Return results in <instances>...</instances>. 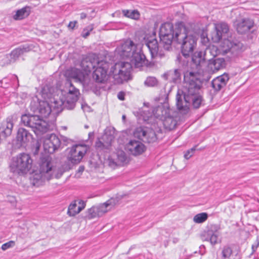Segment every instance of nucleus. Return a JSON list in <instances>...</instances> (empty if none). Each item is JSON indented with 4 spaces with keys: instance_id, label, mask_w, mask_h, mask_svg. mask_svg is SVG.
Returning <instances> with one entry per match:
<instances>
[{
    "instance_id": "f257e3e1",
    "label": "nucleus",
    "mask_w": 259,
    "mask_h": 259,
    "mask_svg": "<svg viewBox=\"0 0 259 259\" xmlns=\"http://www.w3.org/2000/svg\"><path fill=\"white\" fill-rule=\"evenodd\" d=\"M48 101L39 98H33L31 101V109L39 112L45 117L50 114L57 115L63 109L71 110L75 106L77 98H49Z\"/></svg>"
},
{
    "instance_id": "f03ea898",
    "label": "nucleus",
    "mask_w": 259,
    "mask_h": 259,
    "mask_svg": "<svg viewBox=\"0 0 259 259\" xmlns=\"http://www.w3.org/2000/svg\"><path fill=\"white\" fill-rule=\"evenodd\" d=\"M65 170L61 168L56 169L51 163V158L48 156H43L40 159L38 170L33 171L31 177V183L38 187L46 180L49 181L54 177L60 178Z\"/></svg>"
},
{
    "instance_id": "7ed1b4c3",
    "label": "nucleus",
    "mask_w": 259,
    "mask_h": 259,
    "mask_svg": "<svg viewBox=\"0 0 259 259\" xmlns=\"http://www.w3.org/2000/svg\"><path fill=\"white\" fill-rule=\"evenodd\" d=\"M183 74L186 87L178 90L177 97H202L203 81L200 74L192 69L186 70Z\"/></svg>"
},
{
    "instance_id": "20e7f679",
    "label": "nucleus",
    "mask_w": 259,
    "mask_h": 259,
    "mask_svg": "<svg viewBox=\"0 0 259 259\" xmlns=\"http://www.w3.org/2000/svg\"><path fill=\"white\" fill-rule=\"evenodd\" d=\"M185 28V26L181 23L176 25L175 28L170 23H164L161 25L159 37L160 43L165 50H169L171 48L173 41L177 42L179 39L183 38Z\"/></svg>"
},
{
    "instance_id": "39448f33",
    "label": "nucleus",
    "mask_w": 259,
    "mask_h": 259,
    "mask_svg": "<svg viewBox=\"0 0 259 259\" xmlns=\"http://www.w3.org/2000/svg\"><path fill=\"white\" fill-rule=\"evenodd\" d=\"M242 48L243 45L240 42L237 40L232 41L226 39L224 40L220 48L214 45L208 47L205 50L204 55L214 58L220 54L224 55L230 54L228 57L232 58L238 56L241 52Z\"/></svg>"
},
{
    "instance_id": "423d86ee",
    "label": "nucleus",
    "mask_w": 259,
    "mask_h": 259,
    "mask_svg": "<svg viewBox=\"0 0 259 259\" xmlns=\"http://www.w3.org/2000/svg\"><path fill=\"white\" fill-rule=\"evenodd\" d=\"M172 112V109H170L167 104L164 103L158 105L152 112H148L146 115H144L141 113L140 115L143 116V119L145 120H148L152 116L157 118H159L163 121L165 128L171 130L176 127L177 124L176 119L171 115Z\"/></svg>"
},
{
    "instance_id": "0eeeda50",
    "label": "nucleus",
    "mask_w": 259,
    "mask_h": 259,
    "mask_svg": "<svg viewBox=\"0 0 259 259\" xmlns=\"http://www.w3.org/2000/svg\"><path fill=\"white\" fill-rule=\"evenodd\" d=\"M30 109L36 115L24 114L21 116V121L26 126L31 127L36 135L47 133L50 130V125L41 117L46 118L42 116L40 113L32 111L31 109V103Z\"/></svg>"
},
{
    "instance_id": "6e6552de",
    "label": "nucleus",
    "mask_w": 259,
    "mask_h": 259,
    "mask_svg": "<svg viewBox=\"0 0 259 259\" xmlns=\"http://www.w3.org/2000/svg\"><path fill=\"white\" fill-rule=\"evenodd\" d=\"M33 160L27 153H21L14 158L11 170L18 174H25L29 172L32 166Z\"/></svg>"
},
{
    "instance_id": "1a4fd4ad",
    "label": "nucleus",
    "mask_w": 259,
    "mask_h": 259,
    "mask_svg": "<svg viewBox=\"0 0 259 259\" xmlns=\"http://www.w3.org/2000/svg\"><path fill=\"white\" fill-rule=\"evenodd\" d=\"M132 69L131 63L127 62L116 63L111 68V73L115 83H122L124 81L130 79Z\"/></svg>"
},
{
    "instance_id": "9d476101",
    "label": "nucleus",
    "mask_w": 259,
    "mask_h": 259,
    "mask_svg": "<svg viewBox=\"0 0 259 259\" xmlns=\"http://www.w3.org/2000/svg\"><path fill=\"white\" fill-rule=\"evenodd\" d=\"M183 32L184 36L182 38L179 39L177 42L181 44L182 54L183 56L187 58L192 54L196 46V38L194 35L188 33L186 27Z\"/></svg>"
},
{
    "instance_id": "9b49d317",
    "label": "nucleus",
    "mask_w": 259,
    "mask_h": 259,
    "mask_svg": "<svg viewBox=\"0 0 259 259\" xmlns=\"http://www.w3.org/2000/svg\"><path fill=\"white\" fill-rule=\"evenodd\" d=\"M220 226L218 224H210L207 226L205 230L201 235V239L203 241L209 242L214 246L219 243Z\"/></svg>"
},
{
    "instance_id": "f8f14e48",
    "label": "nucleus",
    "mask_w": 259,
    "mask_h": 259,
    "mask_svg": "<svg viewBox=\"0 0 259 259\" xmlns=\"http://www.w3.org/2000/svg\"><path fill=\"white\" fill-rule=\"evenodd\" d=\"M192 99V106L197 109L200 106L202 98H177V107L179 112L182 114H187L190 110V101Z\"/></svg>"
},
{
    "instance_id": "ddd939ff",
    "label": "nucleus",
    "mask_w": 259,
    "mask_h": 259,
    "mask_svg": "<svg viewBox=\"0 0 259 259\" xmlns=\"http://www.w3.org/2000/svg\"><path fill=\"white\" fill-rule=\"evenodd\" d=\"M87 147L84 145L76 144L70 149L68 155V160L73 164L80 162L87 152Z\"/></svg>"
},
{
    "instance_id": "4468645a",
    "label": "nucleus",
    "mask_w": 259,
    "mask_h": 259,
    "mask_svg": "<svg viewBox=\"0 0 259 259\" xmlns=\"http://www.w3.org/2000/svg\"><path fill=\"white\" fill-rule=\"evenodd\" d=\"M109 67V63L103 60H101L93 73V77L97 82H104L107 79V70Z\"/></svg>"
},
{
    "instance_id": "2eb2a0df",
    "label": "nucleus",
    "mask_w": 259,
    "mask_h": 259,
    "mask_svg": "<svg viewBox=\"0 0 259 259\" xmlns=\"http://www.w3.org/2000/svg\"><path fill=\"white\" fill-rule=\"evenodd\" d=\"M139 47L133 41L127 39L118 46L116 49V53L123 59L130 58L133 51L138 49Z\"/></svg>"
},
{
    "instance_id": "dca6fc26",
    "label": "nucleus",
    "mask_w": 259,
    "mask_h": 259,
    "mask_svg": "<svg viewBox=\"0 0 259 259\" xmlns=\"http://www.w3.org/2000/svg\"><path fill=\"white\" fill-rule=\"evenodd\" d=\"M100 61L95 54H90L85 57H83L80 63V66L82 70L86 75L94 69Z\"/></svg>"
},
{
    "instance_id": "f3484780",
    "label": "nucleus",
    "mask_w": 259,
    "mask_h": 259,
    "mask_svg": "<svg viewBox=\"0 0 259 259\" xmlns=\"http://www.w3.org/2000/svg\"><path fill=\"white\" fill-rule=\"evenodd\" d=\"M61 146L60 139L55 134H51L46 138L44 143V148L46 152L48 153H53L56 150Z\"/></svg>"
},
{
    "instance_id": "a211bd4d",
    "label": "nucleus",
    "mask_w": 259,
    "mask_h": 259,
    "mask_svg": "<svg viewBox=\"0 0 259 259\" xmlns=\"http://www.w3.org/2000/svg\"><path fill=\"white\" fill-rule=\"evenodd\" d=\"M130 59V63L132 65H134L136 68H140L147 66L148 64V61L146 59L140 47L133 51Z\"/></svg>"
},
{
    "instance_id": "6ab92c4d",
    "label": "nucleus",
    "mask_w": 259,
    "mask_h": 259,
    "mask_svg": "<svg viewBox=\"0 0 259 259\" xmlns=\"http://www.w3.org/2000/svg\"><path fill=\"white\" fill-rule=\"evenodd\" d=\"M134 135L135 137L144 142L151 143L156 139L155 133L144 127L140 126L136 128Z\"/></svg>"
},
{
    "instance_id": "aec40b11",
    "label": "nucleus",
    "mask_w": 259,
    "mask_h": 259,
    "mask_svg": "<svg viewBox=\"0 0 259 259\" xmlns=\"http://www.w3.org/2000/svg\"><path fill=\"white\" fill-rule=\"evenodd\" d=\"M222 259H241L240 249L233 244L223 246L222 251Z\"/></svg>"
},
{
    "instance_id": "412c9836",
    "label": "nucleus",
    "mask_w": 259,
    "mask_h": 259,
    "mask_svg": "<svg viewBox=\"0 0 259 259\" xmlns=\"http://www.w3.org/2000/svg\"><path fill=\"white\" fill-rule=\"evenodd\" d=\"M229 31V26L227 23L221 22L214 24V30L211 33V39L214 42H219L223 35Z\"/></svg>"
},
{
    "instance_id": "4be33fe9",
    "label": "nucleus",
    "mask_w": 259,
    "mask_h": 259,
    "mask_svg": "<svg viewBox=\"0 0 259 259\" xmlns=\"http://www.w3.org/2000/svg\"><path fill=\"white\" fill-rule=\"evenodd\" d=\"M32 138V135L26 129L21 127L17 131L16 141L20 146H26Z\"/></svg>"
},
{
    "instance_id": "5701e85b",
    "label": "nucleus",
    "mask_w": 259,
    "mask_h": 259,
    "mask_svg": "<svg viewBox=\"0 0 259 259\" xmlns=\"http://www.w3.org/2000/svg\"><path fill=\"white\" fill-rule=\"evenodd\" d=\"M127 149L131 154L137 156L142 154L146 150V147L140 141L131 140L127 145Z\"/></svg>"
},
{
    "instance_id": "b1692460",
    "label": "nucleus",
    "mask_w": 259,
    "mask_h": 259,
    "mask_svg": "<svg viewBox=\"0 0 259 259\" xmlns=\"http://www.w3.org/2000/svg\"><path fill=\"white\" fill-rule=\"evenodd\" d=\"M254 22L250 19L244 18L240 21H237L235 24L237 32L244 34L248 32L253 27Z\"/></svg>"
},
{
    "instance_id": "393cba45",
    "label": "nucleus",
    "mask_w": 259,
    "mask_h": 259,
    "mask_svg": "<svg viewBox=\"0 0 259 259\" xmlns=\"http://www.w3.org/2000/svg\"><path fill=\"white\" fill-rule=\"evenodd\" d=\"M229 79L228 74L224 73L212 80L211 81L212 87L215 91H220L226 87Z\"/></svg>"
},
{
    "instance_id": "a878e982",
    "label": "nucleus",
    "mask_w": 259,
    "mask_h": 259,
    "mask_svg": "<svg viewBox=\"0 0 259 259\" xmlns=\"http://www.w3.org/2000/svg\"><path fill=\"white\" fill-rule=\"evenodd\" d=\"M164 78L169 82L179 83L181 80V71L179 68L170 70L163 74Z\"/></svg>"
},
{
    "instance_id": "bb28decb",
    "label": "nucleus",
    "mask_w": 259,
    "mask_h": 259,
    "mask_svg": "<svg viewBox=\"0 0 259 259\" xmlns=\"http://www.w3.org/2000/svg\"><path fill=\"white\" fill-rule=\"evenodd\" d=\"M104 142L98 141L96 142L95 147L98 150H109L112 142L113 140V137L111 135H104L102 137Z\"/></svg>"
},
{
    "instance_id": "cd10ccee",
    "label": "nucleus",
    "mask_w": 259,
    "mask_h": 259,
    "mask_svg": "<svg viewBox=\"0 0 259 259\" xmlns=\"http://www.w3.org/2000/svg\"><path fill=\"white\" fill-rule=\"evenodd\" d=\"M13 126L12 117H8L2 122L0 127V133L5 137L10 136L12 134Z\"/></svg>"
},
{
    "instance_id": "c85d7f7f",
    "label": "nucleus",
    "mask_w": 259,
    "mask_h": 259,
    "mask_svg": "<svg viewBox=\"0 0 259 259\" xmlns=\"http://www.w3.org/2000/svg\"><path fill=\"white\" fill-rule=\"evenodd\" d=\"M66 75L68 77L73 78L75 81L79 82L83 81L86 75L84 72L75 68H71L67 70L66 72Z\"/></svg>"
},
{
    "instance_id": "c756f323",
    "label": "nucleus",
    "mask_w": 259,
    "mask_h": 259,
    "mask_svg": "<svg viewBox=\"0 0 259 259\" xmlns=\"http://www.w3.org/2000/svg\"><path fill=\"white\" fill-rule=\"evenodd\" d=\"M76 201H75L74 202L71 203L68 209L67 213L70 216H75L77 213H79L85 206V203L83 200H80L78 201L79 206H77Z\"/></svg>"
},
{
    "instance_id": "7c9ffc66",
    "label": "nucleus",
    "mask_w": 259,
    "mask_h": 259,
    "mask_svg": "<svg viewBox=\"0 0 259 259\" xmlns=\"http://www.w3.org/2000/svg\"><path fill=\"white\" fill-rule=\"evenodd\" d=\"M146 45L149 50L152 57L158 55V44L156 39L151 38L146 40Z\"/></svg>"
},
{
    "instance_id": "2f4dec72",
    "label": "nucleus",
    "mask_w": 259,
    "mask_h": 259,
    "mask_svg": "<svg viewBox=\"0 0 259 259\" xmlns=\"http://www.w3.org/2000/svg\"><path fill=\"white\" fill-rule=\"evenodd\" d=\"M29 50L30 49L28 46H25L15 49L12 51L11 53L10 54L11 60H9V62H7V64L10 63L11 62H14L21 54L25 52H28Z\"/></svg>"
},
{
    "instance_id": "473e14b6",
    "label": "nucleus",
    "mask_w": 259,
    "mask_h": 259,
    "mask_svg": "<svg viewBox=\"0 0 259 259\" xmlns=\"http://www.w3.org/2000/svg\"><path fill=\"white\" fill-rule=\"evenodd\" d=\"M109 205V203L106 202L103 204V205L99 207H92L89 209V213L90 218H94L97 216H99L100 211L103 212L104 213L106 212L107 211L106 208Z\"/></svg>"
},
{
    "instance_id": "72a5a7b5",
    "label": "nucleus",
    "mask_w": 259,
    "mask_h": 259,
    "mask_svg": "<svg viewBox=\"0 0 259 259\" xmlns=\"http://www.w3.org/2000/svg\"><path fill=\"white\" fill-rule=\"evenodd\" d=\"M30 13V8L26 6L17 10L13 16V18L16 20H22L28 16Z\"/></svg>"
},
{
    "instance_id": "f704fd0d",
    "label": "nucleus",
    "mask_w": 259,
    "mask_h": 259,
    "mask_svg": "<svg viewBox=\"0 0 259 259\" xmlns=\"http://www.w3.org/2000/svg\"><path fill=\"white\" fill-rule=\"evenodd\" d=\"M210 67L213 71H218L225 66V61L223 58H217L209 64Z\"/></svg>"
},
{
    "instance_id": "c9c22d12",
    "label": "nucleus",
    "mask_w": 259,
    "mask_h": 259,
    "mask_svg": "<svg viewBox=\"0 0 259 259\" xmlns=\"http://www.w3.org/2000/svg\"><path fill=\"white\" fill-rule=\"evenodd\" d=\"M192 61L196 68L198 69L201 64L204 61L203 53L200 51L196 52L192 57Z\"/></svg>"
},
{
    "instance_id": "e433bc0d",
    "label": "nucleus",
    "mask_w": 259,
    "mask_h": 259,
    "mask_svg": "<svg viewBox=\"0 0 259 259\" xmlns=\"http://www.w3.org/2000/svg\"><path fill=\"white\" fill-rule=\"evenodd\" d=\"M208 218V214L206 212H201L196 214L193 218V221L198 224L204 222Z\"/></svg>"
},
{
    "instance_id": "4c0bfd02",
    "label": "nucleus",
    "mask_w": 259,
    "mask_h": 259,
    "mask_svg": "<svg viewBox=\"0 0 259 259\" xmlns=\"http://www.w3.org/2000/svg\"><path fill=\"white\" fill-rule=\"evenodd\" d=\"M127 157L126 154L123 151H118L117 153V159L119 165H123L126 162Z\"/></svg>"
},
{
    "instance_id": "58836bf2",
    "label": "nucleus",
    "mask_w": 259,
    "mask_h": 259,
    "mask_svg": "<svg viewBox=\"0 0 259 259\" xmlns=\"http://www.w3.org/2000/svg\"><path fill=\"white\" fill-rule=\"evenodd\" d=\"M124 16L134 19H138L139 18L140 14L137 10L130 11L124 10L122 11Z\"/></svg>"
},
{
    "instance_id": "ea45409f",
    "label": "nucleus",
    "mask_w": 259,
    "mask_h": 259,
    "mask_svg": "<svg viewBox=\"0 0 259 259\" xmlns=\"http://www.w3.org/2000/svg\"><path fill=\"white\" fill-rule=\"evenodd\" d=\"M158 106L155 107V108H153V107H152V108H153L152 110H148L147 111L146 110H144L143 109H139L137 111H133V113L137 117V118L139 119H142L144 121H145L144 119H143V116L141 115H140V113L141 114H143L144 115H146L148 114V112H152V111L155 109V108H156Z\"/></svg>"
},
{
    "instance_id": "a19ab883",
    "label": "nucleus",
    "mask_w": 259,
    "mask_h": 259,
    "mask_svg": "<svg viewBox=\"0 0 259 259\" xmlns=\"http://www.w3.org/2000/svg\"><path fill=\"white\" fill-rule=\"evenodd\" d=\"M145 84L148 87H154L157 83V80L154 77L149 76L145 80Z\"/></svg>"
},
{
    "instance_id": "79ce46f5",
    "label": "nucleus",
    "mask_w": 259,
    "mask_h": 259,
    "mask_svg": "<svg viewBox=\"0 0 259 259\" xmlns=\"http://www.w3.org/2000/svg\"><path fill=\"white\" fill-rule=\"evenodd\" d=\"M94 26L93 24H91L88 26L87 27L83 29L81 36L84 38H87L90 34V32L93 30Z\"/></svg>"
},
{
    "instance_id": "37998d69",
    "label": "nucleus",
    "mask_w": 259,
    "mask_h": 259,
    "mask_svg": "<svg viewBox=\"0 0 259 259\" xmlns=\"http://www.w3.org/2000/svg\"><path fill=\"white\" fill-rule=\"evenodd\" d=\"M15 242L14 241H9V242L3 244L2 245V249L3 250H6L10 248L13 247L15 246Z\"/></svg>"
},
{
    "instance_id": "c03bdc74",
    "label": "nucleus",
    "mask_w": 259,
    "mask_h": 259,
    "mask_svg": "<svg viewBox=\"0 0 259 259\" xmlns=\"http://www.w3.org/2000/svg\"><path fill=\"white\" fill-rule=\"evenodd\" d=\"M195 150L196 146H194L190 149L188 150L184 154V157L186 159H189L193 155Z\"/></svg>"
},
{
    "instance_id": "a18cd8bd",
    "label": "nucleus",
    "mask_w": 259,
    "mask_h": 259,
    "mask_svg": "<svg viewBox=\"0 0 259 259\" xmlns=\"http://www.w3.org/2000/svg\"><path fill=\"white\" fill-rule=\"evenodd\" d=\"M258 246H259V239H258V237H257L255 241L252 245V247H251V249H252L251 254L254 253L256 251L257 248H258Z\"/></svg>"
},
{
    "instance_id": "49530a36",
    "label": "nucleus",
    "mask_w": 259,
    "mask_h": 259,
    "mask_svg": "<svg viewBox=\"0 0 259 259\" xmlns=\"http://www.w3.org/2000/svg\"><path fill=\"white\" fill-rule=\"evenodd\" d=\"M0 85L3 88H8L9 84L8 83V79L7 78H4L2 80H0Z\"/></svg>"
},
{
    "instance_id": "de8ad7c7",
    "label": "nucleus",
    "mask_w": 259,
    "mask_h": 259,
    "mask_svg": "<svg viewBox=\"0 0 259 259\" xmlns=\"http://www.w3.org/2000/svg\"><path fill=\"white\" fill-rule=\"evenodd\" d=\"M69 93L70 94L74 95L73 97H78L79 92L78 90L75 88H73L72 90H70L69 91Z\"/></svg>"
},
{
    "instance_id": "09e8293b",
    "label": "nucleus",
    "mask_w": 259,
    "mask_h": 259,
    "mask_svg": "<svg viewBox=\"0 0 259 259\" xmlns=\"http://www.w3.org/2000/svg\"><path fill=\"white\" fill-rule=\"evenodd\" d=\"M109 165L111 167H114L117 165H119L117 161H115L112 158H109Z\"/></svg>"
},
{
    "instance_id": "8fccbe9b",
    "label": "nucleus",
    "mask_w": 259,
    "mask_h": 259,
    "mask_svg": "<svg viewBox=\"0 0 259 259\" xmlns=\"http://www.w3.org/2000/svg\"><path fill=\"white\" fill-rule=\"evenodd\" d=\"M252 119H255L256 122L259 124V112L255 113L251 115Z\"/></svg>"
},
{
    "instance_id": "3c124183",
    "label": "nucleus",
    "mask_w": 259,
    "mask_h": 259,
    "mask_svg": "<svg viewBox=\"0 0 259 259\" xmlns=\"http://www.w3.org/2000/svg\"><path fill=\"white\" fill-rule=\"evenodd\" d=\"M76 24H77L76 21H71L68 25V27L69 29H73Z\"/></svg>"
},
{
    "instance_id": "603ef678",
    "label": "nucleus",
    "mask_w": 259,
    "mask_h": 259,
    "mask_svg": "<svg viewBox=\"0 0 259 259\" xmlns=\"http://www.w3.org/2000/svg\"><path fill=\"white\" fill-rule=\"evenodd\" d=\"M81 108L84 111L89 112L90 111V107L87 104H82Z\"/></svg>"
},
{
    "instance_id": "864d4df0",
    "label": "nucleus",
    "mask_w": 259,
    "mask_h": 259,
    "mask_svg": "<svg viewBox=\"0 0 259 259\" xmlns=\"http://www.w3.org/2000/svg\"><path fill=\"white\" fill-rule=\"evenodd\" d=\"M40 144L38 142H37L35 144V151L34 152V154H36L40 148Z\"/></svg>"
},
{
    "instance_id": "5fc2aeb1",
    "label": "nucleus",
    "mask_w": 259,
    "mask_h": 259,
    "mask_svg": "<svg viewBox=\"0 0 259 259\" xmlns=\"http://www.w3.org/2000/svg\"><path fill=\"white\" fill-rule=\"evenodd\" d=\"M128 94H127L126 92L124 91H120L117 94V97H124L126 96H128Z\"/></svg>"
},
{
    "instance_id": "6e6d98bb",
    "label": "nucleus",
    "mask_w": 259,
    "mask_h": 259,
    "mask_svg": "<svg viewBox=\"0 0 259 259\" xmlns=\"http://www.w3.org/2000/svg\"><path fill=\"white\" fill-rule=\"evenodd\" d=\"M80 17L81 19H84L87 17V14L84 13H81L80 14Z\"/></svg>"
},
{
    "instance_id": "4d7b16f0",
    "label": "nucleus",
    "mask_w": 259,
    "mask_h": 259,
    "mask_svg": "<svg viewBox=\"0 0 259 259\" xmlns=\"http://www.w3.org/2000/svg\"><path fill=\"white\" fill-rule=\"evenodd\" d=\"M84 166H80L78 168V171L79 172H82L84 170Z\"/></svg>"
},
{
    "instance_id": "13d9d810",
    "label": "nucleus",
    "mask_w": 259,
    "mask_h": 259,
    "mask_svg": "<svg viewBox=\"0 0 259 259\" xmlns=\"http://www.w3.org/2000/svg\"><path fill=\"white\" fill-rule=\"evenodd\" d=\"M144 106H145V107H147V108H149V107H150V103H145V102H144Z\"/></svg>"
},
{
    "instance_id": "bf43d9fd",
    "label": "nucleus",
    "mask_w": 259,
    "mask_h": 259,
    "mask_svg": "<svg viewBox=\"0 0 259 259\" xmlns=\"http://www.w3.org/2000/svg\"><path fill=\"white\" fill-rule=\"evenodd\" d=\"M177 60L179 62H180L181 61V57L179 55L178 57H177Z\"/></svg>"
},
{
    "instance_id": "052dcab7",
    "label": "nucleus",
    "mask_w": 259,
    "mask_h": 259,
    "mask_svg": "<svg viewBox=\"0 0 259 259\" xmlns=\"http://www.w3.org/2000/svg\"><path fill=\"white\" fill-rule=\"evenodd\" d=\"M4 59H5V60H9V56H8V55H7V56H4Z\"/></svg>"
},
{
    "instance_id": "680f3d73",
    "label": "nucleus",
    "mask_w": 259,
    "mask_h": 259,
    "mask_svg": "<svg viewBox=\"0 0 259 259\" xmlns=\"http://www.w3.org/2000/svg\"><path fill=\"white\" fill-rule=\"evenodd\" d=\"M125 118H126V116H125V115H123L122 116V120H123V121H124V120H125Z\"/></svg>"
},
{
    "instance_id": "e2e57ef3",
    "label": "nucleus",
    "mask_w": 259,
    "mask_h": 259,
    "mask_svg": "<svg viewBox=\"0 0 259 259\" xmlns=\"http://www.w3.org/2000/svg\"><path fill=\"white\" fill-rule=\"evenodd\" d=\"M70 167L69 166H68V165H66V167H65V169L68 170L69 169H70Z\"/></svg>"
},
{
    "instance_id": "0e129e2a",
    "label": "nucleus",
    "mask_w": 259,
    "mask_h": 259,
    "mask_svg": "<svg viewBox=\"0 0 259 259\" xmlns=\"http://www.w3.org/2000/svg\"><path fill=\"white\" fill-rule=\"evenodd\" d=\"M121 101H124L125 98H118Z\"/></svg>"
},
{
    "instance_id": "69168bd1",
    "label": "nucleus",
    "mask_w": 259,
    "mask_h": 259,
    "mask_svg": "<svg viewBox=\"0 0 259 259\" xmlns=\"http://www.w3.org/2000/svg\"><path fill=\"white\" fill-rule=\"evenodd\" d=\"M64 140L65 142H66V140H67V138H65Z\"/></svg>"
},
{
    "instance_id": "338daca9",
    "label": "nucleus",
    "mask_w": 259,
    "mask_h": 259,
    "mask_svg": "<svg viewBox=\"0 0 259 259\" xmlns=\"http://www.w3.org/2000/svg\"><path fill=\"white\" fill-rule=\"evenodd\" d=\"M160 98H156V99H158V100H157L158 101H160Z\"/></svg>"
},
{
    "instance_id": "774afa93",
    "label": "nucleus",
    "mask_w": 259,
    "mask_h": 259,
    "mask_svg": "<svg viewBox=\"0 0 259 259\" xmlns=\"http://www.w3.org/2000/svg\"><path fill=\"white\" fill-rule=\"evenodd\" d=\"M85 128H88V126L87 125H85Z\"/></svg>"
}]
</instances>
